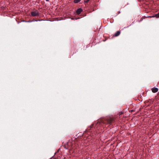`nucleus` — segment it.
<instances>
[{
  "label": "nucleus",
  "instance_id": "nucleus-1",
  "mask_svg": "<svg viewBox=\"0 0 159 159\" xmlns=\"http://www.w3.org/2000/svg\"><path fill=\"white\" fill-rule=\"evenodd\" d=\"M31 13L33 16H39V13L37 11L31 12Z\"/></svg>",
  "mask_w": 159,
  "mask_h": 159
},
{
  "label": "nucleus",
  "instance_id": "nucleus-2",
  "mask_svg": "<svg viewBox=\"0 0 159 159\" xmlns=\"http://www.w3.org/2000/svg\"><path fill=\"white\" fill-rule=\"evenodd\" d=\"M107 123L109 124H111V123L114 122V119L113 118H110L107 119Z\"/></svg>",
  "mask_w": 159,
  "mask_h": 159
},
{
  "label": "nucleus",
  "instance_id": "nucleus-3",
  "mask_svg": "<svg viewBox=\"0 0 159 159\" xmlns=\"http://www.w3.org/2000/svg\"><path fill=\"white\" fill-rule=\"evenodd\" d=\"M158 89L157 88H153L152 89V91L153 93H155L158 91Z\"/></svg>",
  "mask_w": 159,
  "mask_h": 159
},
{
  "label": "nucleus",
  "instance_id": "nucleus-4",
  "mask_svg": "<svg viewBox=\"0 0 159 159\" xmlns=\"http://www.w3.org/2000/svg\"><path fill=\"white\" fill-rule=\"evenodd\" d=\"M155 17L157 18L159 17V12L158 14H155V15L148 16L147 17Z\"/></svg>",
  "mask_w": 159,
  "mask_h": 159
},
{
  "label": "nucleus",
  "instance_id": "nucleus-5",
  "mask_svg": "<svg viewBox=\"0 0 159 159\" xmlns=\"http://www.w3.org/2000/svg\"><path fill=\"white\" fill-rule=\"evenodd\" d=\"M120 31H117L116 33L115 34V36H118L120 35Z\"/></svg>",
  "mask_w": 159,
  "mask_h": 159
},
{
  "label": "nucleus",
  "instance_id": "nucleus-6",
  "mask_svg": "<svg viewBox=\"0 0 159 159\" xmlns=\"http://www.w3.org/2000/svg\"><path fill=\"white\" fill-rule=\"evenodd\" d=\"M83 11H76V13L77 15L80 14Z\"/></svg>",
  "mask_w": 159,
  "mask_h": 159
},
{
  "label": "nucleus",
  "instance_id": "nucleus-7",
  "mask_svg": "<svg viewBox=\"0 0 159 159\" xmlns=\"http://www.w3.org/2000/svg\"><path fill=\"white\" fill-rule=\"evenodd\" d=\"M81 0H74V2L75 3H77L79 2Z\"/></svg>",
  "mask_w": 159,
  "mask_h": 159
},
{
  "label": "nucleus",
  "instance_id": "nucleus-8",
  "mask_svg": "<svg viewBox=\"0 0 159 159\" xmlns=\"http://www.w3.org/2000/svg\"><path fill=\"white\" fill-rule=\"evenodd\" d=\"M89 0H87L86 1H85L84 2L85 3H87L89 1Z\"/></svg>",
  "mask_w": 159,
  "mask_h": 159
},
{
  "label": "nucleus",
  "instance_id": "nucleus-9",
  "mask_svg": "<svg viewBox=\"0 0 159 159\" xmlns=\"http://www.w3.org/2000/svg\"><path fill=\"white\" fill-rule=\"evenodd\" d=\"M33 21V20H31V21H27L26 22H32Z\"/></svg>",
  "mask_w": 159,
  "mask_h": 159
},
{
  "label": "nucleus",
  "instance_id": "nucleus-10",
  "mask_svg": "<svg viewBox=\"0 0 159 159\" xmlns=\"http://www.w3.org/2000/svg\"><path fill=\"white\" fill-rule=\"evenodd\" d=\"M77 10H82V9L81 8H78V9H77Z\"/></svg>",
  "mask_w": 159,
  "mask_h": 159
},
{
  "label": "nucleus",
  "instance_id": "nucleus-11",
  "mask_svg": "<svg viewBox=\"0 0 159 159\" xmlns=\"http://www.w3.org/2000/svg\"><path fill=\"white\" fill-rule=\"evenodd\" d=\"M90 127L91 128L93 127V125H91V126H90Z\"/></svg>",
  "mask_w": 159,
  "mask_h": 159
},
{
  "label": "nucleus",
  "instance_id": "nucleus-12",
  "mask_svg": "<svg viewBox=\"0 0 159 159\" xmlns=\"http://www.w3.org/2000/svg\"><path fill=\"white\" fill-rule=\"evenodd\" d=\"M46 2H48L49 1V0H45Z\"/></svg>",
  "mask_w": 159,
  "mask_h": 159
},
{
  "label": "nucleus",
  "instance_id": "nucleus-13",
  "mask_svg": "<svg viewBox=\"0 0 159 159\" xmlns=\"http://www.w3.org/2000/svg\"><path fill=\"white\" fill-rule=\"evenodd\" d=\"M119 113H120V115L122 114V113L121 112V113H120V112H119Z\"/></svg>",
  "mask_w": 159,
  "mask_h": 159
},
{
  "label": "nucleus",
  "instance_id": "nucleus-14",
  "mask_svg": "<svg viewBox=\"0 0 159 159\" xmlns=\"http://www.w3.org/2000/svg\"><path fill=\"white\" fill-rule=\"evenodd\" d=\"M119 113H120V115L122 114V113L121 112V113H120V112H119Z\"/></svg>",
  "mask_w": 159,
  "mask_h": 159
},
{
  "label": "nucleus",
  "instance_id": "nucleus-15",
  "mask_svg": "<svg viewBox=\"0 0 159 159\" xmlns=\"http://www.w3.org/2000/svg\"><path fill=\"white\" fill-rule=\"evenodd\" d=\"M119 113H120V115L122 114V113L121 112V113H120V112H119Z\"/></svg>",
  "mask_w": 159,
  "mask_h": 159
},
{
  "label": "nucleus",
  "instance_id": "nucleus-16",
  "mask_svg": "<svg viewBox=\"0 0 159 159\" xmlns=\"http://www.w3.org/2000/svg\"><path fill=\"white\" fill-rule=\"evenodd\" d=\"M73 19H75V20H76V19H76V18H73Z\"/></svg>",
  "mask_w": 159,
  "mask_h": 159
},
{
  "label": "nucleus",
  "instance_id": "nucleus-17",
  "mask_svg": "<svg viewBox=\"0 0 159 159\" xmlns=\"http://www.w3.org/2000/svg\"><path fill=\"white\" fill-rule=\"evenodd\" d=\"M118 12H119V13H120V11H119Z\"/></svg>",
  "mask_w": 159,
  "mask_h": 159
},
{
  "label": "nucleus",
  "instance_id": "nucleus-18",
  "mask_svg": "<svg viewBox=\"0 0 159 159\" xmlns=\"http://www.w3.org/2000/svg\"><path fill=\"white\" fill-rule=\"evenodd\" d=\"M37 20H35V21H37Z\"/></svg>",
  "mask_w": 159,
  "mask_h": 159
}]
</instances>
